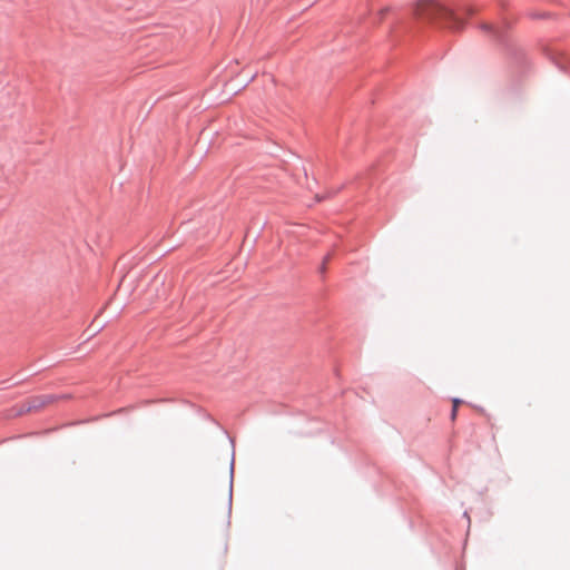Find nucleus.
<instances>
[{
    "instance_id": "f03ea898",
    "label": "nucleus",
    "mask_w": 570,
    "mask_h": 570,
    "mask_svg": "<svg viewBox=\"0 0 570 570\" xmlns=\"http://www.w3.org/2000/svg\"><path fill=\"white\" fill-rule=\"evenodd\" d=\"M52 401H53V397L51 395H41V396L33 397L29 402V410H37V409L43 407V406L48 405L49 403H51Z\"/></svg>"
},
{
    "instance_id": "f257e3e1",
    "label": "nucleus",
    "mask_w": 570,
    "mask_h": 570,
    "mask_svg": "<svg viewBox=\"0 0 570 570\" xmlns=\"http://www.w3.org/2000/svg\"><path fill=\"white\" fill-rule=\"evenodd\" d=\"M414 13L419 19L428 21H443L451 29H460L462 19L459 13L443 7L434 0L417 1Z\"/></svg>"
},
{
    "instance_id": "7ed1b4c3",
    "label": "nucleus",
    "mask_w": 570,
    "mask_h": 570,
    "mask_svg": "<svg viewBox=\"0 0 570 570\" xmlns=\"http://www.w3.org/2000/svg\"><path fill=\"white\" fill-rule=\"evenodd\" d=\"M462 403L461 400L459 399H453L452 401V412H451V420L454 421L456 419V414H458V407L459 405Z\"/></svg>"
},
{
    "instance_id": "20e7f679",
    "label": "nucleus",
    "mask_w": 570,
    "mask_h": 570,
    "mask_svg": "<svg viewBox=\"0 0 570 570\" xmlns=\"http://www.w3.org/2000/svg\"><path fill=\"white\" fill-rule=\"evenodd\" d=\"M330 259V255H327L324 259V263H326Z\"/></svg>"
}]
</instances>
